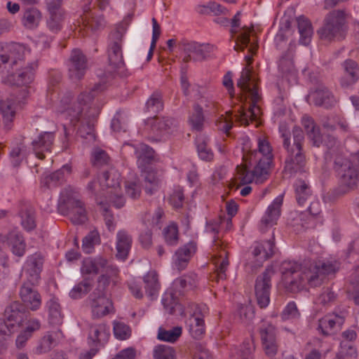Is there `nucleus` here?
<instances>
[{"instance_id":"59","label":"nucleus","mask_w":359,"mask_h":359,"mask_svg":"<svg viewBox=\"0 0 359 359\" xmlns=\"http://www.w3.org/2000/svg\"><path fill=\"white\" fill-rule=\"evenodd\" d=\"M90 290V283L87 280H84L73 287L69 292V295L73 299H79L86 294Z\"/></svg>"},{"instance_id":"9","label":"nucleus","mask_w":359,"mask_h":359,"mask_svg":"<svg viewBox=\"0 0 359 359\" xmlns=\"http://www.w3.org/2000/svg\"><path fill=\"white\" fill-rule=\"evenodd\" d=\"M334 170L342 193L355 188L359 184V152L351 160L337 157L334 161Z\"/></svg>"},{"instance_id":"1","label":"nucleus","mask_w":359,"mask_h":359,"mask_svg":"<svg viewBox=\"0 0 359 359\" xmlns=\"http://www.w3.org/2000/svg\"><path fill=\"white\" fill-rule=\"evenodd\" d=\"M251 32V29L243 28L236 39L235 46L236 50L243 51L250 44L249 52L252 55L245 57L247 66L243 69L241 77L237 82V86L244 94L237 99L241 102L243 100L246 101L247 97L250 99V105L248 109L243 105L234 109V111L236 112V121L244 126L249 125L250 122H257L262 114L261 108L259 106L261 97L259 94L258 80L255 76L252 68L249 67L253 62L252 55L256 54L258 49L257 43H250Z\"/></svg>"},{"instance_id":"40","label":"nucleus","mask_w":359,"mask_h":359,"mask_svg":"<svg viewBox=\"0 0 359 359\" xmlns=\"http://www.w3.org/2000/svg\"><path fill=\"white\" fill-rule=\"evenodd\" d=\"M203 107L198 104H194L188 118V123L193 131H201L203 128L205 118Z\"/></svg>"},{"instance_id":"23","label":"nucleus","mask_w":359,"mask_h":359,"mask_svg":"<svg viewBox=\"0 0 359 359\" xmlns=\"http://www.w3.org/2000/svg\"><path fill=\"white\" fill-rule=\"evenodd\" d=\"M341 67L340 85L344 88H348L355 84L359 80L358 64L351 59H347L342 63Z\"/></svg>"},{"instance_id":"14","label":"nucleus","mask_w":359,"mask_h":359,"mask_svg":"<svg viewBox=\"0 0 359 359\" xmlns=\"http://www.w3.org/2000/svg\"><path fill=\"white\" fill-rule=\"evenodd\" d=\"M174 120L168 117H156L148 118L145 122L142 135L151 142L160 141L165 135L170 133Z\"/></svg>"},{"instance_id":"10","label":"nucleus","mask_w":359,"mask_h":359,"mask_svg":"<svg viewBox=\"0 0 359 359\" xmlns=\"http://www.w3.org/2000/svg\"><path fill=\"white\" fill-rule=\"evenodd\" d=\"M37 67V62L34 61L7 77V82L11 85L25 87L19 91L18 95H13L6 100L14 104L16 111L25 103V100L29 95L27 88L34 80L35 72Z\"/></svg>"},{"instance_id":"51","label":"nucleus","mask_w":359,"mask_h":359,"mask_svg":"<svg viewBox=\"0 0 359 359\" xmlns=\"http://www.w3.org/2000/svg\"><path fill=\"white\" fill-rule=\"evenodd\" d=\"M100 237L97 231H90L83 239L82 248L86 253L90 254L93 252L94 246L100 244Z\"/></svg>"},{"instance_id":"61","label":"nucleus","mask_w":359,"mask_h":359,"mask_svg":"<svg viewBox=\"0 0 359 359\" xmlns=\"http://www.w3.org/2000/svg\"><path fill=\"white\" fill-rule=\"evenodd\" d=\"M184 200V192L182 188H175L169 197V203L173 208L177 210L182 207Z\"/></svg>"},{"instance_id":"53","label":"nucleus","mask_w":359,"mask_h":359,"mask_svg":"<svg viewBox=\"0 0 359 359\" xmlns=\"http://www.w3.org/2000/svg\"><path fill=\"white\" fill-rule=\"evenodd\" d=\"M162 303L164 309L170 314L174 313L176 309H179L180 310V313L182 312V306L177 303L175 294L171 291H168L164 294L162 299Z\"/></svg>"},{"instance_id":"19","label":"nucleus","mask_w":359,"mask_h":359,"mask_svg":"<svg viewBox=\"0 0 359 359\" xmlns=\"http://www.w3.org/2000/svg\"><path fill=\"white\" fill-rule=\"evenodd\" d=\"M43 262L44 256L41 252H35L27 257L25 270L28 276V280L32 285L38 283Z\"/></svg>"},{"instance_id":"21","label":"nucleus","mask_w":359,"mask_h":359,"mask_svg":"<svg viewBox=\"0 0 359 359\" xmlns=\"http://www.w3.org/2000/svg\"><path fill=\"white\" fill-rule=\"evenodd\" d=\"M308 100L316 106L323 107L326 109L332 107L337 102L333 94L323 85H320L314 91L311 92Z\"/></svg>"},{"instance_id":"27","label":"nucleus","mask_w":359,"mask_h":359,"mask_svg":"<svg viewBox=\"0 0 359 359\" xmlns=\"http://www.w3.org/2000/svg\"><path fill=\"white\" fill-rule=\"evenodd\" d=\"M133 148L138 167L141 170L147 169L155 160L154 150L144 143L133 145Z\"/></svg>"},{"instance_id":"55","label":"nucleus","mask_w":359,"mask_h":359,"mask_svg":"<svg viewBox=\"0 0 359 359\" xmlns=\"http://www.w3.org/2000/svg\"><path fill=\"white\" fill-rule=\"evenodd\" d=\"M147 111L158 113L163 109L161 95L157 92L154 93L148 99L146 105Z\"/></svg>"},{"instance_id":"62","label":"nucleus","mask_w":359,"mask_h":359,"mask_svg":"<svg viewBox=\"0 0 359 359\" xmlns=\"http://www.w3.org/2000/svg\"><path fill=\"white\" fill-rule=\"evenodd\" d=\"M227 116L222 115L217 121V126L219 130L228 134L233 126L232 112H226Z\"/></svg>"},{"instance_id":"34","label":"nucleus","mask_w":359,"mask_h":359,"mask_svg":"<svg viewBox=\"0 0 359 359\" xmlns=\"http://www.w3.org/2000/svg\"><path fill=\"white\" fill-rule=\"evenodd\" d=\"M82 23L84 29L97 32L104 29L105 21L102 14L88 13L82 17Z\"/></svg>"},{"instance_id":"8","label":"nucleus","mask_w":359,"mask_h":359,"mask_svg":"<svg viewBox=\"0 0 359 359\" xmlns=\"http://www.w3.org/2000/svg\"><path fill=\"white\" fill-rule=\"evenodd\" d=\"M57 210L61 215L68 217L74 224H84L88 220L83 203L79 199L78 192L71 187L61 191Z\"/></svg>"},{"instance_id":"13","label":"nucleus","mask_w":359,"mask_h":359,"mask_svg":"<svg viewBox=\"0 0 359 359\" xmlns=\"http://www.w3.org/2000/svg\"><path fill=\"white\" fill-rule=\"evenodd\" d=\"M209 313V309L205 304L188 303L182 309L181 315L191 316L190 332L195 338H200L205 332L203 318Z\"/></svg>"},{"instance_id":"33","label":"nucleus","mask_w":359,"mask_h":359,"mask_svg":"<svg viewBox=\"0 0 359 359\" xmlns=\"http://www.w3.org/2000/svg\"><path fill=\"white\" fill-rule=\"evenodd\" d=\"M46 308L48 313V322L53 325H60L62 323L63 314L59 301L55 297L50 298L46 303Z\"/></svg>"},{"instance_id":"56","label":"nucleus","mask_w":359,"mask_h":359,"mask_svg":"<svg viewBox=\"0 0 359 359\" xmlns=\"http://www.w3.org/2000/svg\"><path fill=\"white\" fill-rule=\"evenodd\" d=\"M276 329L271 323L264 322L259 328V334L262 342L274 341L276 339Z\"/></svg>"},{"instance_id":"35","label":"nucleus","mask_w":359,"mask_h":359,"mask_svg":"<svg viewBox=\"0 0 359 359\" xmlns=\"http://www.w3.org/2000/svg\"><path fill=\"white\" fill-rule=\"evenodd\" d=\"M107 266V259L102 257L86 258L83 261L81 272L83 274H97Z\"/></svg>"},{"instance_id":"50","label":"nucleus","mask_w":359,"mask_h":359,"mask_svg":"<svg viewBox=\"0 0 359 359\" xmlns=\"http://www.w3.org/2000/svg\"><path fill=\"white\" fill-rule=\"evenodd\" d=\"M153 357L154 359H176V352L172 346L159 344L154 348Z\"/></svg>"},{"instance_id":"16","label":"nucleus","mask_w":359,"mask_h":359,"mask_svg":"<svg viewBox=\"0 0 359 359\" xmlns=\"http://www.w3.org/2000/svg\"><path fill=\"white\" fill-rule=\"evenodd\" d=\"M30 50L25 45L11 43L0 51V73L6 69L7 65L13 67L23 61Z\"/></svg>"},{"instance_id":"6","label":"nucleus","mask_w":359,"mask_h":359,"mask_svg":"<svg viewBox=\"0 0 359 359\" xmlns=\"http://www.w3.org/2000/svg\"><path fill=\"white\" fill-rule=\"evenodd\" d=\"M121 174L115 169L110 168L102 173L99 180H93L87 186L88 190L95 198L104 197L116 208H121L125 205V198L121 194Z\"/></svg>"},{"instance_id":"5","label":"nucleus","mask_w":359,"mask_h":359,"mask_svg":"<svg viewBox=\"0 0 359 359\" xmlns=\"http://www.w3.org/2000/svg\"><path fill=\"white\" fill-rule=\"evenodd\" d=\"M293 142L291 143L290 133H283V147L285 150L283 173L287 177H294L297 174L306 172V158L304 150V134L299 128L292 130Z\"/></svg>"},{"instance_id":"30","label":"nucleus","mask_w":359,"mask_h":359,"mask_svg":"<svg viewBox=\"0 0 359 359\" xmlns=\"http://www.w3.org/2000/svg\"><path fill=\"white\" fill-rule=\"evenodd\" d=\"M283 202V196H277L267 208L262 218V224H277V222L281 214V206Z\"/></svg>"},{"instance_id":"32","label":"nucleus","mask_w":359,"mask_h":359,"mask_svg":"<svg viewBox=\"0 0 359 359\" xmlns=\"http://www.w3.org/2000/svg\"><path fill=\"white\" fill-rule=\"evenodd\" d=\"M62 335L60 330L46 332L39 340L35 351L37 354H43L49 352L55 344L56 341Z\"/></svg>"},{"instance_id":"29","label":"nucleus","mask_w":359,"mask_h":359,"mask_svg":"<svg viewBox=\"0 0 359 359\" xmlns=\"http://www.w3.org/2000/svg\"><path fill=\"white\" fill-rule=\"evenodd\" d=\"M20 298L24 305L32 311L38 310L41 305V297L36 290L23 285L20 291Z\"/></svg>"},{"instance_id":"54","label":"nucleus","mask_w":359,"mask_h":359,"mask_svg":"<svg viewBox=\"0 0 359 359\" xmlns=\"http://www.w3.org/2000/svg\"><path fill=\"white\" fill-rule=\"evenodd\" d=\"M163 236L165 242L169 245H176L180 240L177 226H165L163 229Z\"/></svg>"},{"instance_id":"7","label":"nucleus","mask_w":359,"mask_h":359,"mask_svg":"<svg viewBox=\"0 0 359 359\" xmlns=\"http://www.w3.org/2000/svg\"><path fill=\"white\" fill-rule=\"evenodd\" d=\"M348 14L344 9H335L327 13L317 33L320 39L327 42L344 40L348 32Z\"/></svg>"},{"instance_id":"17","label":"nucleus","mask_w":359,"mask_h":359,"mask_svg":"<svg viewBox=\"0 0 359 359\" xmlns=\"http://www.w3.org/2000/svg\"><path fill=\"white\" fill-rule=\"evenodd\" d=\"M68 75L71 80H81L88 69V60L83 53L78 48L73 49L67 62Z\"/></svg>"},{"instance_id":"60","label":"nucleus","mask_w":359,"mask_h":359,"mask_svg":"<svg viewBox=\"0 0 359 359\" xmlns=\"http://www.w3.org/2000/svg\"><path fill=\"white\" fill-rule=\"evenodd\" d=\"M255 346L252 341H245L241 345L236 359H252Z\"/></svg>"},{"instance_id":"11","label":"nucleus","mask_w":359,"mask_h":359,"mask_svg":"<svg viewBox=\"0 0 359 359\" xmlns=\"http://www.w3.org/2000/svg\"><path fill=\"white\" fill-rule=\"evenodd\" d=\"M108 286L109 278L107 276H100L97 287L88 297L92 317L94 319H100L114 312L112 302L106 294Z\"/></svg>"},{"instance_id":"24","label":"nucleus","mask_w":359,"mask_h":359,"mask_svg":"<svg viewBox=\"0 0 359 359\" xmlns=\"http://www.w3.org/2000/svg\"><path fill=\"white\" fill-rule=\"evenodd\" d=\"M110 337L109 327L105 323L91 324L89 325L88 343L95 346H103Z\"/></svg>"},{"instance_id":"58","label":"nucleus","mask_w":359,"mask_h":359,"mask_svg":"<svg viewBox=\"0 0 359 359\" xmlns=\"http://www.w3.org/2000/svg\"><path fill=\"white\" fill-rule=\"evenodd\" d=\"M114 334L120 340L128 339L131 335V330L128 325L122 322H114Z\"/></svg>"},{"instance_id":"20","label":"nucleus","mask_w":359,"mask_h":359,"mask_svg":"<svg viewBox=\"0 0 359 359\" xmlns=\"http://www.w3.org/2000/svg\"><path fill=\"white\" fill-rule=\"evenodd\" d=\"M122 36L118 31L111 35V41L108 45V58L110 65L119 68L123 64L122 53Z\"/></svg>"},{"instance_id":"45","label":"nucleus","mask_w":359,"mask_h":359,"mask_svg":"<svg viewBox=\"0 0 359 359\" xmlns=\"http://www.w3.org/2000/svg\"><path fill=\"white\" fill-rule=\"evenodd\" d=\"M16 110L14 104L11 101L0 100V114L2 116L6 127L10 129L11 123L15 116Z\"/></svg>"},{"instance_id":"28","label":"nucleus","mask_w":359,"mask_h":359,"mask_svg":"<svg viewBox=\"0 0 359 359\" xmlns=\"http://www.w3.org/2000/svg\"><path fill=\"white\" fill-rule=\"evenodd\" d=\"M46 6L49 14V18L47 20V26L50 31L53 33H57L62 28L65 11L62 6H55L51 2L49 3V5H46Z\"/></svg>"},{"instance_id":"12","label":"nucleus","mask_w":359,"mask_h":359,"mask_svg":"<svg viewBox=\"0 0 359 359\" xmlns=\"http://www.w3.org/2000/svg\"><path fill=\"white\" fill-rule=\"evenodd\" d=\"M275 243L273 240L255 242L250 247L245 264V270L248 273H254L264 263L274 255Z\"/></svg>"},{"instance_id":"57","label":"nucleus","mask_w":359,"mask_h":359,"mask_svg":"<svg viewBox=\"0 0 359 359\" xmlns=\"http://www.w3.org/2000/svg\"><path fill=\"white\" fill-rule=\"evenodd\" d=\"M196 146L198 156L201 160L211 161L213 159V152L204 140L198 139Z\"/></svg>"},{"instance_id":"22","label":"nucleus","mask_w":359,"mask_h":359,"mask_svg":"<svg viewBox=\"0 0 359 359\" xmlns=\"http://www.w3.org/2000/svg\"><path fill=\"white\" fill-rule=\"evenodd\" d=\"M196 251L197 244L194 241H190L179 248L175 253L173 259L174 266L179 271L184 270Z\"/></svg>"},{"instance_id":"49","label":"nucleus","mask_w":359,"mask_h":359,"mask_svg":"<svg viewBox=\"0 0 359 359\" xmlns=\"http://www.w3.org/2000/svg\"><path fill=\"white\" fill-rule=\"evenodd\" d=\"M182 329L179 326L174 327L168 330L160 327L158 332L157 337L159 340L173 343L180 338V337L182 335Z\"/></svg>"},{"instance_id":"36","label":"nucleus","mask_w":359,"mask_h":359,"mask_svg":"<svg viewBox=\"0 0 359 359\" xmlns=\"http://www.w3.org/2000/svg\"><path fill=\"white\" fill-rule=\"evenodd\" d=\"M7 243L11 248L12 252L22 257L26 251V243L23 236L18 231H13L7 236Z\"/></svg>"},{"instance_id":"4","label":"nucleus","mask_w":359,"mask_h":359,"mask_svg":"<svg viewBox=\"0 0 359 359\" xmlns=\"http://www.w3.org/2000/svg\"><path fill=\"white\" fill-rule=\"evenodd\" d=\"M107 86L104 83H96L89 91L85 90L77 97L76 101L72 102V95L67 93L64 95L57 108V112L67 119H69L71 123L79 126L77 133L81 137L87 138V136L93 137V123L90 121H86L82 118V112L90 103L93 99L100 93L104 91Z\"/></svg>"},{"instance_id":"15","label":"nucleus","mask_w":359,"mask_h":359,"mask_svg":"<svg viewBox=\"0 0 359 359\" xmlns=\"http://www.w3.org/2000/svg\"><path fill=\"white\" fill-rule=\"evenodd\" d=\"M178 48L182 53V62L201 61L209 56L214 46L209 43H198L195 41L182 40L178 43Z\"/></svg>"},{"instance_id":"41","label":"nucleus","mask_w":359,"mask_h":359,"mask_svg":"<svg viewBox=\"0 0 359 359\" xmlns=\"http://www.w3.org/2000/svg\"><path fill=\"white\" fill-rule=\"evenodd\" d=\"M212 261L217 267L215 277L218 280H224L226 278V271L229 264L228 259V252L225 250H222L219 255H215Z\"/></svg>"},{"instance_id":"63","label":"nucleus","mask_w":359,"mask_h":359,"mask_svg":"<svg viewBox=\"0 0 359 359\" xmlns=\"http://www.w3.org/2000/svg\"><path fill=\"white\" fill-rule=\"evenodd\" d=\"M110 158L107 153L100 149H95L93 153L92 162L95 166H102L109 163Z\"/></svg>"},{"instance_id":"46","label":"nucleus","mask_w":359,"mask_h":359,"mask_svg":"<svg viewBox=\"0 0 359 359\" xmlns=\"http://www.w3.org/2000/svg\"><path fill=\"white\" fill-rule=\"evenodd\" d=\"M197 276L194 273L184 275L174 282V287L180 292L191 290L196 286Z\"/></svg>"},{"instance_id":"43","label":"nucleus","mask_w":359,"mask_h":359,"mask_svg":"<svg viewBox=\"0 0 359 359\" xmlns=\"http://www.w3.org/2000/svg\"><path fill=\"white\" fill-rule=\"evenodd\" d=\"M22 306L18 302L11 303L5 310L6 320L14 325L20 326L22 321Z\"/></svg>"},{"instance_id":"37","label":"nucleus","mask_w":359,"mask_h":359,"mask_svg":"<svg viewBox=\"0 0 359 359\" xmlns=\"http://www.w3.org/2000/svg\"><path fill=\"white\" fill-rule=\"evenodd\" d=\"M72 172V166L69 164L64 165L60 169L45 177L41 180V184L48 188L55 187L62 183L65 179V175Z\"/></svg>"},{"instance_id":"38","label":"nucleus","mask_w":359,"mask_h":359,"mask_svg":"<svg viewBox=\"0 0 359 359\" xmlns=\"http://www.w3.org/2000/svg\"><path fill=\"white\" fill-rule=\"evenodd\" d=\"M302 123L309 138L313 142V144L316 147H320L322 143V135L313 118L309 116H304L302 119Z\"/></svg>"},{"instance_id":"31","label":"nucleus","mask_w":359,"mask_h":359,"mask_svg":"<svg viewBox=\"0 0 359 359\" xmlns=\"http://www.w3.org/2000/svg\"><path fill=\"white\" fill-rule=\"evenodd\" d=\"M133 239L130 235H129L125 231H120L116 235V257L121 260L127 259L129 252L131 248Z\"/></svg>"},{"instance_id":"26","label":"nucleus","mask_w":359,"mask_h":359,"mask_svg":"<svg viewBox=\"0 0 359 359\" xmlns=\"http://www.w3.org/2000/svg\"><path fill=\"white\" fill-rule=\"evenodd\" d=\"M54 139L53 133L43 132L32 141V149L38 158L43 160L45 158L44 152H50Z\"/></svg>"},{"instance_id":"39","label":"nucleus","mask_w":359,"mask_h":359,"mask_svg":"<svg viewBox=\"0 0 359 359\" xmlns=\"http://www.w3.org/2000/svg\"><path fill=\"white\" fill-rule=\"evenodd\" d=\"M298 30L300 35V43L307 46L310 43L313 34L311 21L304 16H300L297 19Z\"/></svg>"},{"instance_id":"2","label":"nucleus","mask_w":359,"mask_h":359,"mask_svg":"<svg viewBox=\"0 0 359 359\" xmlns=\"http://www.w3.org/2000/svg\"><path fill=\"white\" fill-rule=\"evenodd\" d=\"M339 267L340 263L337 259L318 260L304 264L283 262L282 273L284 287L290 292L320 287L329 276L334 275Z\"/></svg>"},{"instance_id":"47","label":"nucleus","mask_w":359,"mask_h":359,"mask_svg":"<svg viewBox=\"0 0 359 359\" xmlns=\"http://www.w3.org/2000/svg\"><path fill=\"white\" fill-rule=\"evenodd\" d=\"M41 18V12L35 8L27 9L23 15L22 24L28 29H33L38 26Z\"/></svg>"},{"instance_id":"3","label":"nucleus","mask_w":359,"mask_h":359,"mask_svg":"<svg viewBox=\"0 0 359 359\" xmlns=\"http://www.w3.org/2000/svg\"><path fill=\"white\" fill-rule=\"evenodd\" d=\"M257 149L251 150L243 156L244 164L237 165L235 180L238 184L252 182L262 184L270 175L273 161L272 147L265 136L257 137Z\"/></svg>"},{"instance_id":"42","label":"nucleus","mask_w":359,"mask_h":359,"mask_svg":"<svg viewBox=\"0 0 359 359\" xmlns=\"http://www.w3.org/2000/svg\"><path fill=\"white\" fill-rule=\"evenodd\" d=\"M144 282L145 284V290L147 295L153 299L156 297L160 289L158 274L154 271H149L144 276Z\"/></svg>"},{"instance_id":"64","label":"nucleus","mask_w":359,"mask_h":359,"mask_svg":"<svg viewBox=\"0 0 359 359\" xmlns=\"http://www.w3.org/2000/svg\"><path fill=\"white\" fill-rule=\"evenodd\" d=\"M237 313L243 323H249L254 318V310L250 305H241L238 309Z\"/></svg>"},{"instance_id":"25","label":"nucleus","mask_w":359,"mask_h":359,"mask_svg":"<svg viewBox=\"0 0 359 359\" xmlns=\"http://www.w3.org/2000/svg\"><path fill=\"white\" fill-rule=\"evenodd\" d=\"M345 315L341 312L340 314L332 313L325 316L319 320L318 330L325 336L334 334L339 330L344 323Z\"/></svg>"},{"instance_id":"52","label":"nucleus","mask_w":359,"mask_h":359,"mask_svg":"<svg viewBox=\"0 0 359 359\" xmlns=\"http://www.w3.org/2000/svg\"><path fill=\"white\" fill-rule=\"evenodd\" d=\"M141 171L144 177L145 182L149 184V186L146 185L145 191L149 194H152L158 187V180L156 177V172L151 170L149 167H148L147 169Z\"/></svg>"},{"instance_id":"44","label":"nucleus","mask_w":359,"mask_h":359,"mask_svg":"<svg viewBox=\"0 0 359 359\" xmlns=\"http://www.w3.org/2000/svg\"><path fill=\"white\" fill-rule=\"evenodd\" d=\"M296 199L300 206L304 205L306 201L311 196V191L308 183L304 180H298L294 184Z\"/></svg>"},{"instance_id":"18","label":"nucleus","mask_w":359,"mask_h":359,"mask_svg":"<svg viewBox=\"0 0 359 359\" xmlns=\"http://www.w3.org/2000/svg\"><path fill=\"white\" fill-rule=\"evenodd\" d=\"M273 274V269L268 267L257 278L255 286V295L261 308L267 306L270 302L271 278Z\"/></svg>"},{"instance_id":"48","label":"nucleus","mask_w":359,"mask_h":359,"mask_svg":"<svg viewBox=\"0 0 359 359\" xmlns=\"http://www.w3.org/2000/svg\"><path fill=\"white\" fill-rule=\"evenodd\" d=\"M18 215L21 219V224H35L36 222L35 210L30 204H22Z\"/></svg>"}]
</instances>
